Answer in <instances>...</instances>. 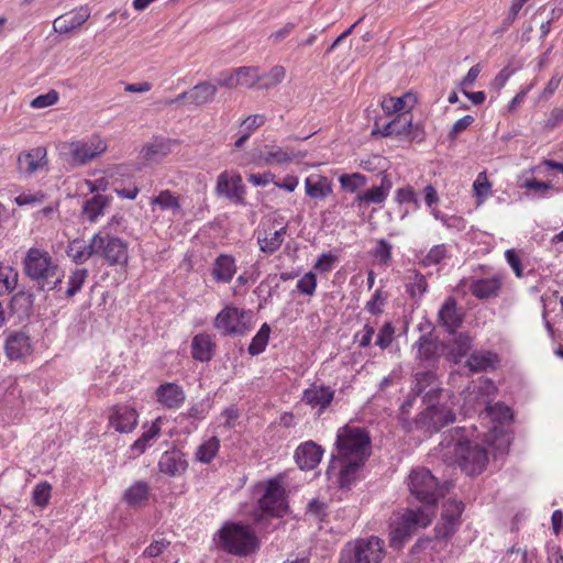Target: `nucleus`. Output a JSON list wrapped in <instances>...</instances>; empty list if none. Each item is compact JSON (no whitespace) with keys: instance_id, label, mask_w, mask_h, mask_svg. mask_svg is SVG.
Here are the masks:
<instances>
[{"instance_id":"obj_1","label":"nucleus","mask_w":563,"mask_h":563,"mask_svg":"<svg viewBox=\"0 0 563 563\" xmlns=\"http://www.w3.org/2000/svg\"><path fill=\"white\" fill-rule=\"evenodd\" d=\"M22 269L25 277L41 291L60 288L64 272L57 260L45 249L30 247L22 260Z\"/></svg>"},{"instance_id":"obj_2","label":"nucleus","mask_w":563,"mask_h":563,"mask_svg":"<svg viewBox=\"0 0 563 563\" xmlns=\"http://www.w3.org/2000/svg\"><path fill=\"white\" fill-rule=\"evenodd\" d=\"M455 433L459 435L457 438H444L440 443L443 449L448 450L444 455L453 453L454 462L468 475L481 473L488 461L486 450L476 443L464 441L461 434L462 430H455Z\"/></svg>"},{"instance_id":"obj_3","label":"nucleus","mask_w":563,"mask_h":563,"mask_svg":"<svg viewBox=\"0 0 563 563\" xmlns=\"http://www.w3.org/2000/svg\"><path fill=\"white\" fill-rule=\"evenodd\" d=\"M336 450L340 459L365 462L372 452L371 437L365 429L347 424L338 431Z\"/></svg>"},{"instance_id":"obj_4","label":"nucleus","mask_w":563,"mask_h":563,"mask_svg":"<svg viewBox=\"0 0 563 563\" xmlns=\"http://www.w3.org/2000/svg\"><path fill=\"white\" fill-rule=\"evenodd\" d=\"M408 487L411 496L426 507L434 509L443 487L439 486L437 478L426 467H417L408 477Z\"/></svg>"},{"instance_id":"obj_5","label":"nucleus","mask_w":563,"mask_h":563,"mask_svg":"<svg viewBox=\"0 0 563 563\" xmlns=\"http://www.w3.org/2000/svg\"><path fill=\"white\" fill-rule=\"evenodd\" d=\"M222 548L235 555H247L257 547V539L249 527L227 523L219 531Z\"/></svg>"},{"instance_id":"obj_6","label":"nucleus","mask_w":563,"mask_h":563,"mask_svg":"<svg viewBox=\"0 0 563 563\" xmlns=\"http://www.w3.org/2000/svg\"><path fill=\"white\" fill-rule=\"evenodd\" d=\"M214 328L223 335H243L249 329V312L236 307H224L214 319Z\"/></svg>"},{"instance_id":"obj_7","label":"nucleus","mask_w":563,"mask_h":563,"mask_svg":"<svg viewBox=\"0 0 563 563\" xmlns=\"http://www.w3.org/2000/svg\"><path fill=\"white\" fill-rule=\"evenodd\" d=\"M454 420L455 413L449 407L430 405L419 413L413 424L417 430L431 434L454 422Z\"/></svg>"},{"instance_id":"obj_8","label":"nucleus","mask_w":563,"mask_h":563,"mask_svg":"<svg viewBox=\"0 0 563 563\" xmlns=\"http://www.w3.org/2000/svg\"><path fill=\"white\" fill-rule=\"evenodd\" d=\"M463 510L462 500L449 498L443 503L441 518L434 528L437 539H448L457 531Z\"/></svg>"},{"instance_id":"obj_9","label":"nucleus","mask_w":563,"mask_h":563,"mask_svg":"<svg viewBox=\"0 0 563 563\" xmlns=\"http://www.w3.org/2000/svg\"><path fill=\"white\" fill-rule=\"evenodd\" d=\"M434 516V509L429 507L407 508L399 518L395 528V534L398 538L410 537L418 528L428 527Z\"/></svg>"},{"instance_id":"obj_10","label":"nucleus","mask_w":563,"mask_h":563,"mask_svg":"<svg viewBox=\"0 0 563 563\" xmlns=\"http://www.w3.org/2000/svg\"><path fill=\"white\" fill-rule=\"evenodd\" d=\"M216 194L224 197L235 205L244 206L246 188L242 176L236 172L224 170L219 174L216 184Z\"/></svg>"},{"instance_id":"obj_11","label":"nucleus","mask_w":563,"mask_h":563,"mask_svg":"<svg viewBox=\"0 0 563 563\" xmlns=\"http://www.w3.org/2000/svg\"><path fill=\"white\" fill-rule=\"evenodd\" d=\"M107 148V142L98 135H93L88 140L71 142L69 144L71 163L76 166L86 165L102 155Z\"/></svg>"},{"instance_id":"obj_12","label":"nucleus","mask_w":563,"mask_h":563,"mask_svg":"<svg viewBox=\"0 0 563 563\" xmlns=\"http://www.w3.org/2000/svg\"><path fill=\"white\" fill-rule=\"evenodd\" d=\"M109 427L119 433H131L137 426V410L126 404H117L108 411Z\"/></svg>"},{"instance_id":"obj_13","label":"nucleus","mask_w":563,"mask_h":563,"mask_svg":"<svg viewBox=\"0 0 563 563\" xmlns=\"http://www.w3.org/2000/svg\"><path fill=\"white\" fill-rule=\"evenodd\" d=\"M354 563H380L384 555V541L376 537L358 539L351 550Z\"/></svg>"},{"instance_id":"obj_14","label":"nucleus","mask_w":563,"mask_h":563,"mask_svg":"<svg viewBox=\"0 0 563 563\" xmlns=\"http://www.w3.org/2000/svg\"><path fill=\"white\" fill-rule=\"evenodd\" d=\"M101 258H103L110 266L126 265L129 262L128 243L114 235H111L103 228L102 233Z\"/></svg>"},{"instance_id":"obj_15","label":"nucleus","mask_w":563,"mask_h":563,"mask_svg":"<svg viewBox=\"0 0 563 563\" xmlns=\"http://www.w3.org/2000/svg\"><path fill=\"white\" fill-rule=\"evenodd\" d=\"M306 153L295 152L289 146H279L277 144H265L258 152V161L267 166H284L295 159L303 158Z\"/></svg>"},{"instance_id":"obj_16","label":"nucleus","mask_w":563,"mask_h":563,"mask_svg":"<svg viewBox=\"0 0 563 563\" xmlns=\"http://www.w3.org/2000/svg\"><path fill=\"white\" fill-rule=\"evenodd\" d=\"M264 514L282 517L287 510L285 489L276 482L269 481L264 496L260 499Z\"/></svg>"},{"instance_id":"obj_17","label":"nucleus","mask_w":563,"mask_h":563,"mask_svg":"<svg viewBox=\"0 0 563 563\" xmlns=\"http://www.w3.org/2000/svg\"><path fill=\"white\" fill-rule=\"evenodd\" d=\"M33 351L32 339L25 331H11L4 341V353L10 361H20Z\"/></svg>"},{"instance_id":"obj_18","label":"nucleus","mask_w":563,"mask_h":563,"mask_svg":"<svg viewBox=\"0 0 563 563\" xmlns=\"http://www.w3.org/2000/svg\"><path fill=\"white\" fill-rule=\"evenodd\" d=\"M464 314L457 308L454 297H448L438 312V323L453 334L462 325Z\"/></svg>"},{"instance_id":"obj_19","label":"nucleus","mask_w":563,"mask_h":563,"mask_svg":"<svg viewBox=\"0 0 563 563\" xmlns=\"http://www.w3.org/2000/svg\"><path fill=\"white\" fill-rule=\"evenodd\" d=\"M47 163L45 147L37 146L18 156V170L24 175H32L42 169Z\"/></svg>"},{"instance_id":"obj_20","label":"nucleus","mask_w":563,"mask_h":563,"mask_svg":"<svg viewBox=\"0 0 563 563\" xmlns=\"http://www.w3.org/2000/svg\"><path fill=\"white\" fill-rule=\"evenodd\" d=\"M90 16L87 8H79L76 11L63 14L53 22V29L56 33L67 34L80 27Z\"/></svg>"},{"instance_id":"obj_21","label":"nucleus","mask_w":563,"mask_h":563,"mask_svg":"<svg viewBox=\"0 0 563 563\" xmlns=\"http://www.w3.org/2000/svg\"><path fill=\"white\" fill-rule=\"evenodd\" d=\"M188 467V463L181 451L173 449L162 454L158 461V468L169 476H180Z\"/></svg>"},{"instance_id":"obj_22","label":"nucleus","mask_w":563,"mask_h":563,"mask_svg":"<svg viewBox=\"0 0 563 563\" xmlns=\"http://www.w3.org/2000/svg\"><path fill=\"white\" fill-rule=\"evenodd\" d=\"M323 450L312 441L299 445L295 452L298 466L301 470H313L320 463Z\"/></svg>"},{"instance_id":"obj_23","label":"nucleus","mask_w":563,"mask_h":563,"mask_svg":"<svg viewBox=\"0 0 563 563\" xmlns=\"http://www.w3.org/2000/svg\"><path fill=\"white\" fill-rule=\"evenodd\" d=\"M156 397L157 401L168 409L179 408L186 399L184 389L175 383L159 385L156 389Z\"/></svg>"},{"instance_id":"obj_24","label":"nucleus","mask_w":563,"mask_h":563,"mask_svg":"<svg viewBox=\"0 0 563 563\" xmlns=\"http://www.w3.org/2000/svg\"><path fill=\"white\" fill-rule=\"evenodd\" d=\"M365 462L353 459H340L339 456L334 457L331 462L330 470L336 467V464L340 466L339 472V485L340 487H349L356 478V473L364 465Z\"/></svg>"},{"instance_id":"obj_25","label":"nucleus","mask_w":563,"mask_h":563,"mask_svg":"<svg viewBox=\"0 0 563 563\" xmlns=\"http://www.w3.org/2000/svg\"><path fill=\"white\" fill-rule=\"evenodd\" d=\"M334 390L329 386L312 385L303 391L302 400L311 407L324 410L333 400Z\"/></svg>"},{"instance_id":"obj_26","label":"nucleus","mask_w":563,"mask_h":563,"mask_svg":"<svg viewBox=\"0 0 563 563\" xmlns=\"http://www.w3.org/2000/svg\"><path fill=\"white\" fill-rule=\"evenodd\" d=\"M35 296L31 290L22 289L14 294L10 300V309L19 320L27 319L33 312Z\"/></svg>"},{"instance_id":"obj_27","label":"nucleus","mask_w":563,"mask_h":563,"mask_svg":"<svg viewBox=\"0 0 563 563\" xmlns=\"http://www.w3.org/2000/svg\"><path fill=\"white\" fill-rule=\"evenodd\" d=\"M393 181L388 175H384L379 186H374L356 197V201L369 203H383L389 195Z\"/></svg>"},{"instance_id":"obj_28","label":"nucleus","mask_w":563,"mask_h":563,"mask_svg":"<svg viewBox=\"0 0 563 563\" xmlns=\"http://www.w3.org/2000/svg\"><path fill=\"white\" fill-rule=\"evenodd\" d=\"M501 288L499 277H489L474 280L470 286V291L478 299H489L496 297Z\"/></svg>"},{"instance_id":"obj_29","label":"nucleus","mask_w":563,"mask_h":563,"mask_svg":"<svg viewBox=\"0 0 563 563\" xmlns=\"http://www.w3.org/2000/svg\"><path fill=\"white\" fill-rule=\"evenodd\" d=\"M416 103V97L407 92L401 97H385L382 100V109L385 114L391 115L400 112H408Z\"/></svg>"},{"instance_id":"obj_30","label":"nucleus","mask_w":563,"mask_h":563,"mask_svg":"<svg viewBox=\"0 0 563 563\" xmlns=\"http://www.w3.org/2000/svg\"><path fill=\"white\" fill-rule=\"evenodd\" d=\"M214 353V343L211 336L206 333H199L192 338L191 354L192 357L200 362H208Z\"/></svg>"},{"instance_id":"obj_31","label":"nucleus","mask_w":563,"mask_h":563,"mask_svg":"<svg viewBox=\"0 0 563 563\" xmlns=\"http://www.w3.org/2000/svg\"><path fill=\"white\" fill-rule=\"evenodd\" d=\"M236 272L235 261L231 255L222 254L214 261L212 276L218 283H229Z\"/></svg>"},{"instance_id":"obj_32","label":"nucleus","mask_w":563,"mask_h":563,"mask_svg":"<svg viewBox=\"0 0 563 563\" xmlns=\"http://www.w3.org/2000/svg\"><path fill=\"white\" fill-rule=\"evenodd\" d=\"M218 92L217 86L209 81H201L189 89L190 104L202 107L210 103Z\"/></svg>"},{"instance_id":"obj_33","label":"nucleus","mask_w":563,"mask_h":563,"mask_svg":"<svg viewBox=\"0 0 563 563\" xmlns=\"http://www.w3.org/2000/svg\"><path fill=\"white\" fill-rule=\"evenodd\" d=\"M498 357L492 352H474L466 361V366L472 373H478L494 368Z\"/></svg>"},{"instance_id":"obj_34","label":"nucleus","mask_w":563,"mask_h":563,"mask_svg":"<svg viewBox=\"0 0 563 563\" xmlns=\"http://www.w3.org/2000/svg\"><path fill=\"white\" fill-rule=\"evenodd\" d=\"M110 199L104 195H95L82 206V214L89 222H96L103 214L104 209L109 206Z\"/></svg>"},{"instance_id":"obj_35","label":"nucleus","mask_w":563,"mask_h":563,"mask_svg":"<svg viewBox=\"0 0 563 563\" xmlns=\"http://www.w3.org/2000/svg\"><path fill=\"white\" fill-rule=\"evenodd\" d=\"M412 120L411 118H407L406 113L402 115H398L387 124H385L382 130H379V133L383 136H400V135H408L411 131Z\"/></svg>"},{"instance_id":"obj_36","label":"nucleus","mask_w":563,"mask_h":563,"mask_svg":"<svg viewBox=\"0 0 563 563\" xmlns=\"http://www.w3.org/2000/svg\"><path fill=\"white\" fill-rule=\"evenodd\" d=\"M306 194L313 199H324L331 191V184L324 176H318L316 180L307 178L305 181Z\"/></svg>"},{"instance_id":"obj_37","label":"nucleus","mask_w":563,"mask_h":563,"mask_svg":"<svg viewBox=\"0 0 563 563\" xmlns=\"http://www.w3.org/2000/svg\"><path fill=\"white\" fill-rule=\"evenodd\" d=\"M172 151V143L169 140H154L153 142L146 144L142 154L146 161H158L165 156H167Z\"/></svg>"},{"instance_id":"obj_38","label":"nucleus","mask_w":563,"mask_h":563,"mask_svg":"<svg viewBox=\"0 0 563 563\" xmlns=\"http://www.w3.org/2000/svg\"><path fill=\"white\" fill-rule=\"evenodd\" d=\"M150 494V486L147 483L143 481L135 482L132 486H130L124 493V500L130 506H141L144 504Z\"/></svg>"},{"instance_id":"obj_39","label":"nucleus","mask_w":563,"mask_h":563,"mask_svg":"<svg viewBox=\"0 0 563 563\" xmlns=\"http://www.w3.org/2000/svg\"><path fill=\"white\" fill-rule=\"evenodd\" d=\"M437 376L431 371L420 372L417 373L415 376V384L412 387V393L416 396L421 395L427 387H431L430 390L427 391V396L430 397L431 395H435L439 391L438 387H433L435 385Z\"/></svg>"},{"instance_id":"obj_40","label":"nucleus","mask_w":563,"mask_h":563,"mask_svg":"<svg viewBox=\"0 0 563 563\" xmlns=\"http://www.w3.org/2000/svg\"><path fill=\"white\" fill-rule=\"evenodd\" d=\"M161 417L153 421L148 429L145 430L136 441H134V443L131 445V450L136 452L139 455L143 454L146 448L150 445V442L157 438L161 433Z\"/></svg>"},{"instance_id":"obj_41","label":"nucleus","mask_w":563,"mask_h":563,"mask_svg":"<svg viewBox=\"0 0 563 563\" xmlns=\"http://www.w3.org/2000/svg\"><path fill=\"white\" fill-rule=\"evenodd\" d=\"M19 272L0 263V295L11 294L18 286Z\"/></svg>"},{"instance_id":"obj_42","label":"nucleus","mask_w":563,"mask_h":563,"mask_svg":"<svg viewBox=\"0 0 563 563\" xmlns=\"http://www.w3.org/2000/svg\"><path fill=\"white\" fill-rule=\"evenodd\" d=\"M286 227L269 234V236L258 238V245L264 253L272 254L276 252L284 242Z\"/></svg>"},{"instance_id":"obj_43","label":"nucleus","mask_w":563,"mask_h":563,"mask_svg":"<svg viewBox=\"0 0 563 563\" xmlns=\"http://www.w3.org/2000/svg\"><path fill=\"white\" fill-rule=\"evenodd\" d=\"M236 71L240 87L253 88L263 79L258 67L243 66L236 68Z\"/></svg>"},{"instance_id":"obj_44","label":"nucleus","mask_w":563,"mask_h":563,"mask_svg":"<svg viewBox=\"0 0 563 563\" xmlns=\"http://www.w3.org/2000/svg\"><path fill=\"white\" fill-rule=\"evenodd\" d=\"M406 288L411 297L421 296L427 291L428 283L421 273L413 271L407 276Z\"/></svg>"},{"instance_id":"obj_45","label":"nucleus","mask_w":563,"mask_h":563,"mask_svg":"<svg viewBox=\"0 0 563 563\" xmlns=\"http://www.w3.org/2000/svg\"><path fill=\"white\" fill-rule=\"evenodd\" d=\"M473 191L476 197L477 205H482L492 194V183L488 180L485 172L477 175V178L473 183Z\"/></svg>"},{"instance_id":"obj_46","label":"nucleus","mask_w":563,"mask_h":563,"mask_svg":"<svg viewBox=\"0 0 563 563\" xmlns=\"http://www.w3.org/2000/svg\"><path fill=\"white\" fill-rule=\"evenodd\" d=\"M269 334L271 328L267 323H264L252 339V342L249 345V353L253 356L261 354L268 343Z\"/></svg>"},{"instance_id":"obj_47","label":"nucleus","mask_w":563,"mask_h":563,"mask_svg":"<svg viewBox=\"0 0 563 563\" xmlns=\"http://www.w3.org/2000/svg\"><path fill=\"white\" fill-rule=\"evenodd\" d=\"M220 446V442L218 438L212 437L201 445H199L196 456L197 460L202 463H209L218 453Z\"/></svg>"},{"instance_id":"obj_48","label":"nucleus","mask_w":563,"mask_h":563,"mask_svg":"<svg viewBox=\"0 0 563 563\" xmlns=\"http://www.w3.org/2000/svg\"><path fill=\"white\" fill-rule=\"evenodd\" d=\"M67 256L76 264H84L87 262V254L85 249V240L74 239L66 247Z\"/></svg>"},{"instance_id":"obj_49","label":"nucleus","mask_w":563,"mask_h":563,"mask_svg":"<svg viewBox=\"0 0 563 563\" xmlns=\"http://www.w3.org/2000/svg\"><path fill=\"white\" fill-rule=\"evenodd\" d=\"M152 205H157L163 210H179L180 203L177 196H175L170 190H163L156 197H153L151 200Z\"/></svg>"},{"instance_id":"obj_50","label":"nucleus","mask_w":563,"mask_h":563,"mask_svg":"<svg viewBox=\"0 0 563 563\" xmlns=\"http://www.w3.org/2000/svg\"><path fill=\"white\" fill-rule=\"evenodd\" d=\"M52 495V486L48 482L38 483L32 493V503L41 508L48 505Z\"/></svg>"},{"instance_id":"obj_51","label":"nucleus","mask_w":563,"mask_h":563,"mask_svg":"<svg viewBox=\"0 0 563 563\" xmlns=\"http://www.w3.org/2000/svg\"><path fill=\"white\" fill-rule=\"evenodd\" d=\"M87 277L88 271L86 268H76L73 271L66 289L67 297H74L81 289Z\"/></svg>"},{"instance_id":"obj_52","label":"nucleus","mask_w":563,"mask_h":563,"mask_svg":"<svg viewBox=\"0 0 563 563\" xmlns=\"http://www.w3.org/2000/svg\"><path fill=\"white\" fill-rule=\"evenodd\" d=\"M472 346V339L466 333H459L452 342L451 353L456 361L467 354Z\"/></svg>"},{"instance_id":"obj_53","label":"nucleus","mask_w":563,"mask_h":563,"mask_svg":"<svg viewBox=\"0 0 563 563\" xmlns=\"http://www.w3.org/2000/svg\"><path fill=\"white\" fill-rule=\"evenodd\" d=\"M339 181L343 189L354 192L366 185V177L360 173L343 174L340 176Z\"/></svg>"},{"instance_id":"obj_54","label":"nucleus","mask_w":563,"mask_h":563,"mask_svg":"<svg viewBox=\"0 0 563 563\" xmlns=\"http://www.w3.org/2000/svg\"><path fill=\"white\" fill-rule=\"evenodd\" d=\"M418 357L420 360H430L437 353V344L430 338L422 335L417 342Z\"/></svg>"},{"instance_id":"obj_55","label":"nucleus","mask_w":563,"mask_h":563,"mask_svg":"<svg viewBox=\"0 0 563 563\" xmlns=\"http://www.w3.org/2000/svg\"><path fill=\"white\" fill-rule=\"evenodd\" d=\"M262 76V80L265 79V82L263 84L262 87L265 89H269L277 86L284 80L286 76V69L280 65H276L267 74Z\"/></svg>"},{"instance_id":"obj_56","label":"nucleus","mask_w":563,"mask_h":563,"mask_svg":"<svg viewBox=\"0 0 563 563\" xmlns=\"http://www.w3.org/2000/svg\"><path fill=\"white\" fill-rule=\"evenodd\" d=\"M395 201L399 205L404 203H412L416 207H419L418 197L415 189L407 185L405 187L398 188L395 192Z\"/></svg>"},{"instance_id":"obj_57","label":"nucleus","mask_w":563,"mask_h":563,"mask_svg":"<svg viewBox=\"0 0 563 563\" xmlns=\"http://www.w3.org/2000/svg\"><path fill=\"white\" fill-rule=\"evenodd\" d=\"M102 233L103 229L100 230L98 233L93 234L88 243L85 241L87 261L92 256L101 257V246L103 243Z\"/></svg>"},{"instance_id":"obj_58","label":"nucleus","mask_w":563,"mask_h":563,"mask_svg":"<svg viewBox=\"0 0 563 563\" xmlns=\"http://www.w3.org/2000/svg\"><path fill=\"white\" fill-rule=\"evenodd\" d=\"M317 288V277L313 273H306L297 283V289L305 295L312 296Z\"/></svg>"},{"instance_id":"obj_59","label":"nucleus","mask_w":563,"mask_h":563,"mask_svg":"<svg viewBox=\"0 0 563 563\" xmlns=\"http://www.w3.org/2000/svg\"><path fill=\"white\" fill-rule=\"evenodd\" d=\"M395 329L390 322H386L379 330L376 345L380 349H387L394 340Z\"/></svg>"},{"instance_id":"obj_60","label":"nucleus","mask_w":563,"mask_h":563,"mask_svg":"<svg viewBox=\"0 0 563 563\" xmlns=\"http://www.w3.org/2000/svg\"><path fill=\"white\" fill-rule=\"evenodd\" d=\"M487 411L490 418L498 422H506L512 417L510 408L499 402L488 407Z\"/></svg>"},{"instance_id":"obj_61","label":"nucleus","mask_w":563,"mask_h":563,"mask_svg":"<svg viewBox=\"0 0 563 563\" xmlns=\"http://www.w3.org/2000/svg\"><path fill=\"white\" fill-rule=\"evenodd\" d=\"M266 122V117L264 114H252L246 117L242 123L241 129L243 132L249 133L250 135L254 130L261 128Z\"/></svg>"},{"instance_id":"obj_62","label":"nucleus","mask_w":563,"mask_h":563,"mask_svg":"<svg viewBox=\"0 0 563 563\" xmlns=\"http://www.w3.org/2000/svg\"><path fill=\"white\" fill-rule=\"evenodd\" d=\"M58 100V93L55 90H51L45 95L37 96L31 102V106L36 109L46 108L53 106Z\"/></svg>"},{"instance_id":"obj_63","label":"nucleus","mask_w":563,"mask_h":563,"mask_svg":"<svg viewBox=\"0 0 563 563\" xmlns=\"http://www.w3.org/2000/svg\"><path fill=\"white\" fill-rule=\"evenodd\" d=\"M446 254L445 246L443 244L433 246L423 260L426 265L439 264Z\"/></svg>"},{"instance_id":"obj_64","label":"nucleus","mask_w":563,"mask_h":563,"mask_svg":"<svg viewBox=\"0 0 563 563\" xmlns=\"http://www.w3.org/2000/svg\"><path fill=\"white\" fill-rule=\"evenodd\" d=\"M385 298L383 297L382 290L377 289L372 299L366 303V310L372 314H379L383 311Z\"/></svg>"}]
</instances>
